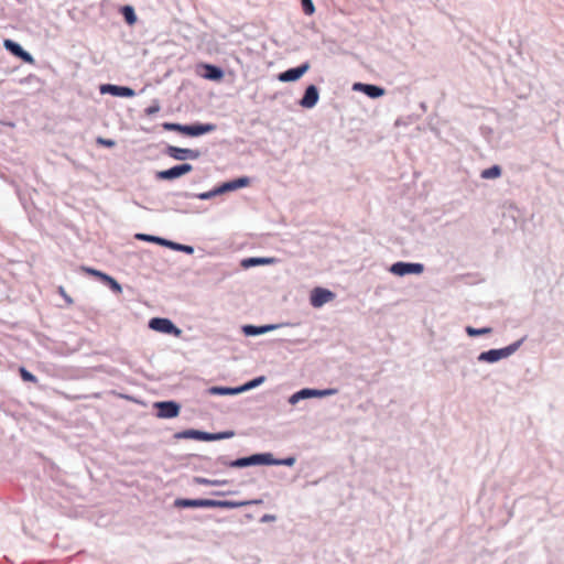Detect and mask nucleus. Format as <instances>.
<instances>
[{
  "label": "nucleus",
  "mask_w": 564,
  "mask_h": 564,
  "mask_svg": "<svg viewBox=\"0 0 564 564\" xmlns=\"http://www.w3.org/2000/svg\"><path fill=\"white\" fill-rule=\"evenodd\" d=\"M101 281L105 282L113 293L120 294L122 292L121 285L112 276L101 275Z\"/></svg>",
  "instance_id": "393cba45"
},
{
  "label": "nucleus",
  "mask_w": 564,
  "mask_h": 564,
  "mask_svg": "<svg viewBox=\"0 0 564 564\" xmlns=\"http://www.w3.org/2000/svg\"><path fill=\"white\" fill-rule=\"evenodd\" d=\"M518 345H511L502 349H491L488 351H484L479 355L478 360L486 362H496L502 358L510 356L516 349Z\"/></svg>",
  "instance_id": "6e6552de"
},
{
  "label": "nucleus",
  "mask_w": 564,
  "mask_h": 564,
  "mask_svg": "<svg viewBox=\"0 0 564 564\" xmlns=\"http://www.w3.org/2000/svg\"><path fill=\"white\" fill-rule=\"evenodd\" d=\"M3 45L7 51H9L12 55L21 58L23 62H33L32 55L29 52L24 51L23 47L15 41L9 39L4 40Z\"/></svg>",
  "instance_id": "2eb2a0df"
},
{
  "label": "nucleus",
  "mask_w": 564,
  "mask_h": 564,
  "mask_svg": "<svg viewBox=\"0 0 564 564\" xmlns=\"http://www.w3.org/2000/svg\"><path fill=\"white\" fill-rule=\"evenodd\" d=\"M296 459L295 457L293 456H289V457H285V458H282V459H276L273 457V455L271 454V465H283V466H293L295 464Z\"/></svg>",
  "instance_id": "c756f323"
},
{
  "label": "nucleus",
  "mask_w": 564,
  "mask_h": 564,
  "mask_svg": "<svg viewBox=\"0 0 564 564\" xmlns=\"http://www.w3.org/2000/svg\"><path fill=\"white\" fill-rule=\"evenodd\" d=\"M423 270L424 267L421 263L397 262L390 267V272L400 276L406 274H420Z\"/></svg>",
  "instance_id": "f8f14e48"
},
{
  "label": "nucleus",
  "mask_w": 564,
  "mask_h": 564,
  "mask_svg": "<svg viewBox=\"0 0 564 564\" xmlns=\"http://www.w3.org/2000/svg\"><path fill=\"white\" fill-rule=\"evenodd\" d=\"M214 495H217V496H224V495H225V492L216 491V492H214Z\"/></svg>",
  "instance_id": "79ce46f5"
},
{
  "label": "nucleus",
  "mask_w": 564,
  "mask_h": 564,
  "mask_svg": "<svg viewBox=\"0 0 564 564\" xmlns=\"http://www.w3.org/2000/svg\"><path fill=\"white\" fill-rule=\"evenodd\" d=\"M335 294L324 288H315L311 292L310 302L313 307H322L324 304L330 302Z\"/></svg>",
  "instance_id": "9d476101"
},
{
  "label": "nucleus",
  "mask_w": 564,
  "mask_h": 564,
  "mask_svg": "<svg viewBox=\"0 0 564 564\" xmlns=\"http://www.w3.org/2000/svg\"><path fill=\"white\" fill-rule=\"evenodd\" d=\"M501 175V169L498 165H494L481 172V177L485 180L496 178Z\"/></svg>",
  "instance_id": "cd10ccee"
},
{
  "label": "nucleus",
  "mask_w": 564,
  "mask_h": 564,
  "mask_svg": "<svg viewBox=\"0 0 564 564\" xmlns=\"http://www.w3.org/2000/svg\"><path fill=\"white\" fill-rule=\"evenodd\" d=\"M249 184H250V178L248 176H241V177H238V178H235V180H231V181L220 184L219 186H217V191H218L219 195H221V194H225L228 192H232V191L246 187Z\"/></svg>",
  "instance_id": "dca6fc26"
},
{
  "label": "nucleus",
  "mask_w": 564,
  "mask_h": 564,
  "mask_svg": "<svg viewBox=\"0 0 564 564\" xmlns=\"http://www.w3.org/2000/svg\"><path fill=\"white\" fill-rule=\"evenodd\" d=\"M205 69L204 77L209 80H220L224 77V70L212 64H204L203 65Z\"/></svg>",
  "instance_id": "4be33fe9"
},
{
  "label": "nucleus",
  "mask_w": 564,
  "mask_h": 564,
  "mask_svg": "<svg viewBox=\"0 0 564 564\" xmlns=\"http://www.w3.org/2000/svg\"><path fill=\"white\" fill-rule=\"evenodd\" d=\"M352 90L361 91L372 99L381 97L386 94V90L382 87L364 83H355L352 86Z\"/></svg>",
  "instance_id": "a211bd4d"
},
{
  "label": "nucleus",
  "mask_w": 564,
  "mask_h": 564,
  "mask_svg": "<svg viewBox=\"0 0 564 564\" xmlns=\"http://www.w3.org/2000/svg\"><path fill=\"white\" fill-rule=\"evenodd\" d=\"M311 65L305 62L297 67L289 68L278 75V79L283 83L295 82L300 79L308 69Z\"/></svg>",
  "instance_id": "9b49d317"
},
{
  "label": "nucleus",
  "mask_w": 564,
  "mask_h": 564,
  "mask_svg": "<svg viewBox=\"0 0 564 564\" xmlns=\"http://www.w3.org/2000/svg\"><path fill=\"white\" fill-rule=\"evenodd\" d=\"M276 520V517L274 514H263L260 519V522L262 523H267V522H273Z\"/></svg>",
  "instance_id": "58836bf2"
},
{
  "label": "nucleus",
  "mask_w": 564,
  "mask_h": 564,
  "mask_svg": "<svg viewBox=\"0 0 564 564\" xmlns=\"http://www.w3.org/2000/svg\"><path fill=\"white\" fill-rule=\"evenodd\" d=\"M273 262H274L273 258L250 257V258H246L241 261V267L245 269H249L252 267L270 264Z\"/></svg>",
  "instance_id": "5701e85b"
},
{
  "label": "nucleus",
  "mask_w": 564,
  "mask_h": 564,
  "mask_svg": "<svg viewBox=\"0 0 564 564\" xmlns=\"http://www.w3.org/2000/svg\"><path fill=\"white\" fill-rule=\"evenodd\" d=\"M216 130V124L196 122L193 124H185V135L198 137Z\"/></svg>",
  "instance_id": "f3484780"
},
{
  "label": "nucleus",
  "mask_w": 564,
  "mask_h": 564,
  "mask_svg": "<svg viewBox=\"0 0 564 564\" xmlns=\"http://www.w3.org/2000/svg\"><path fill=\"white\" fill-rule=\"evenodd\" d=\"M212 499L177 498L174 501L176 508H210Z\"/></svg>",
  "instance_id": "6ab92c4d"
},
{
  "label": "nucleus",
  "mask_w": 564,
  "mask_h": 564,
  "mask_svg": "<svg viewBox=\"0 0 564 564\" xmlns=\"http://www.w3.org/2000/svg\"><path fill=\"white\" fill-rule=\"evenodd\" d=\"M159 111H160V105H159V102H154L153 105H151L150 107H148L145 109V115L153 116V115L158 113Z\"/></svg>",
  "instance_id": "c9c22d12"
},
{
  "label": "nucleus",
  "mask_w": 564,
  "mask_h": 564,
  "mask_svg": "<svg viewBox=\"0 0 564 564\" xmlns=\"http://www.w3.org/2000/svg\"><path fill=\"white\" fill-rule=\"evenodd\" d=\"M20 375H21V378L23 381H26V382H36L37 381L36 377L23 367L20 368Z\"/></svg>",
  "instance_id": "72a5a7b5"
},
{
  "label": "nucleus",
  "mask_w": 564,
  "mask_h": 564,
  "mask_svg": "<svg viewBox=\"0 0 564 564\" xmlns=\"http://www.w3.org/2000/svg\"><path fill=\"white\" fill-rule=\"evenodd\" d=\"M149 327L155 332L162 334H169L174 336H180L182 330L174 325V323L164 317H153L149 321Z\"/></svg>",
  "instance_id": "20e7f679"
},
{
  "label": "nucleus",
  "mask_w": 564,
  "mask_h": 564,
  "mask_svg": "<svg viewBox=\"0 0 564 564\" xmlns=\"http://www.w3.org/2000/svg\"><path fill=\"white\" fill-rule=\"evenodd\" d=\"M235 435L234 431H224L218 433H209L204 432L199 430L188 429L181 432H177L174 437L175 438H185V440H197V441H204V442H212V441H220V440H227L231 438Z\"/></svg>",
  "instance_id": "f257e3e1"
},
{
  "label": "nucleus",
  "mask_w": 564,
  "mask_h": 564,
  "mask_svg": "<svg viewBox=\"0 0 564 564\" xmlns=\"http://www.w3.org/2000/svg\"><path fill=\"white\" fill-rule=\"evenodd\" d=\"M88 273L95 275V276H98L100 280H101V275H107L106 273L101 272V271H98V270H95V269H90V268H87L85 269Z\"/></svg>",
  "instance_id": "ea45409f"
},
{
  "label": "nucleus",
  "mask_w": 564,
  "mask_h": 564,
  "mask_svg": "<svg viewBox=\"0 0 564 564\" xmlns=\"http://www.w3.org/2000/svg\"><path fill=\"white\" fill-rule=\"evenodd\" d=\"M97 142L99 144H102V145L107 147V148H112V147L116 145V142L113 140H111V139L98 138Z\"/></svg>",
  "instance_id": "e433bc0d"
},
{
  "label": "nucleus",
  "mask_w": 564,
  "mask_h": 564,
  "mask_svg": "<svg viewBox=\"0 0 564 564\" xmlns=\"http://www.w3.org/2000/svg\"><path fill=\"white\" fill-rule=\"evenodd\" d=\"M123 18L128 24H133L137 21V15L132 7L124 6L121 10Z\"/></svg>",
  "instance_id": "c85d7f7f"
},
{
  "label": "nucleus",
  "mask_w": 564,
  "mask_h": 564,
  "mask_svg": "<svg viewBox=\"0 0 564 564\" xmlns=\"http://www.w3.org/2000/svg\"><path fill=\"white\" fill-rule=\"evenodd\" d=\"M278 327H280V325H275V324H269V325H262V326L245 325V326H242V332L246 336H258V335H262L268 332H271L273 329H276Z\"/></svg>",
  "instance_id": "412c9836"
},
{
  "label": "nucleus",
  "mask_w": 564,
  "mask_h": 564,
  "mask_svg": "<svg viewBox=\"0 0 564 564\" xmlns=\"http://www.w3.org/2000/svg\"><path fill=\"white\" fill-rule=\"evenodd\" d=\"M466 333L469 335V336H478V335H485V334H489L491 333V328L489 327H484V328H474L471 326H468L466 327Z\"/></svg>",
  "instance_id": "2f4dec72"
},
{
  "label": "nucleus",
  "mask_w": 564,
  "mask_h": 564,
  "mask_svg": "<svg viewBox=\"0 0 564 564\" xmlns=\"http://www.w3.org/2000/svg\"><path fill=\"white\" fill-rule=\"evenodd\" d=\"M156 416L160 419H173L180 414L181 405L176 401H159L154 403Z\"/></svg>",
  "instance_id": "423d86ee"
},
{
  "label": "nucleus",
  "mask_w": 564,
  "mask_h": 564,
  "mask_svg": "<svg viewBox=\"0 0 564 564\" xmlns=\"http://www.w3.org/2000/svg\"><path fill=\"white\" fill-rule=\"evenodd\" d=\"M260 500L252 501H231V500H214L212 499L210 508L236 509L251 503H259Z\"/></svg>",
  "instance_id": "aec40b11"
},
{
  "label": "nucleus",
  "mask_w": 564,
  "mask_h": 564,
  "mask_svg": "<svg viewBox=\"0 0 564 564\" xmlns=\"http://www.w3.org/2000/svg\"><path fill=\"white\" fill-rule=\"evenodd\" d=\"M333 393H335V390H333V389L317 390V389L304 388V389H301L300 391L293 393L289 398V403L292 405H295L302 400H306L310 398H322V397L330 395Z\"/></svg>",
  "instance_id": "39448f33"
},
{
  "label": "nucleus",
  "mask_w": 564,
  "mask_h": 564,
  "mask_svg": "<svg viewBox=\"0 0 564 564\" xmlns=\"http://www.w3.org/2000/svg\"><path fill=\"white\" fill-rule=\"evenodd\" d=\"M58 293L64 297L67 304H73V299L65 292L63 286L58 288Z\"/></svg>",
  "instance_id": "4c0bfd02"
},
{
  "label": "nucleus",
  "mask_w": 564,
  "mask_h": 564,
  "mask_svg": "<svg viewBox=\"0 0 564 564\" xmlns=\"http://www.w3.org/2000/svg\"><path fill=\"white\" fill-rule=\"evenodd\" d=\"M193 171V166L188 163L172 166L171 169L159 171L156 178L159 180H174L178 178Z\"/></svg>",
  "instance_id": "1a4fd4ad"
},
{
  "label": "nucleus",
  "mask_w": 564,
  "mask_h": 564,
  "mask_svg": "<svg viewBox=\"0 0 564 564\" xmlns=\"http://www.w3.org/2000/svg\"><path fill=\"white\" fill-rule=\"evenodd\" d=\"M163 128L167 131H177V132H181L183 134H185V124H181V123H173V122H165L163 124Z\"/></svg>",
  "instance_id": "473e14b6"
},
{
  "label": "nucleus",
  "mask_w": 564,
  "mask_h": 564,
  "mask_svg": "<svg viewBox=\"0 0 564 564\" xmlns=\"http://www.w3.org/2000/svg\"><path fill=\"white\" fill-rule=\"evenodd\" d=\"M135 238L139 239V240H142V241L154 242V243H158L160 246L167 247V248H170L172 250L185 252L187 254L194 253V248L192 246L174 242L172 240H167V239L162 238V237L147 235V234H137Z\"/></svg>",
  "instance_id": "f03ea898"
},
{
  "label": "nucleus",
  "mask_w": 564,
  "mask_h": 564,
  "mask_svg": "<svg viewBox=\"0 0 564 564\" xmlns=\"http://www.w3.org/2000/svg\"><path fill=\"white\" fill-rule=\"evenodd\" d=\"M302 8L305 14L311 15L315 11V7L312 0H301Z\"/></svg>",
  "instance_id": "f704fd0d"
},
{
  "label": "nucleus",
  "mask_w": 564,
  "mask_h": 564,
  "mask_svg": "<svg viewBox=\"0 0 564 564\" xmlns=\"http://www.w3.org/2000/svg\"><path fill=\"white\" fill-rule=\"evenodd\" d=\"M319 99V91L315 85H308L305 88L303 97L300 99L299 105L303 108L311 109L316 106Z\"/></svg>",
  "instance_id": "4468645a"
},
{
  "label": "nucleus",
  "mask_w": 564,
  "mask_h": 564,
  "mask_svg": "<svg viewBox=\"0 0 564 564\" xmlns=\"http://www.w3.org/2000/svg\"><path fill=\"white\" fill-rule=\"evenodd\" d=\"M264 381H265V377L260 376V377H257V378L243 383L242 386H240L241 393L259 387Z\"/></svg>",
  "instance_id": "a878e982"
},
{
  "label": "nucleus",
  "mask_w": 564,
  "mask_h": 564,
  "mask_svg": "<svg viewBox=\"0 0 564 564\" xmlns=\"http://www.w3.org/2000/svg\"><path fill=\"white\" fill-rule=\"evenodd\" d=\"M217 462L229 467V462L230 460H227L224 456L218 457Z\"/></svg>",
  "instance_id": "a19ab883"
},
{
  "label": "nucleus",
  "mask_w": 564,
  "mask_h": 564,
  "mask_svg": "<svg viewBox=\"0 0 564 564\" xmlns=\"http://www.w3.org/2000/svg\"><path fill=\"white\" fill-rule=\"evenodd\" d=\"M208 392L214 395H236L241 393L240 387H212Z\"/></svg>",
  "instance_id": "b1692460"
},
{
  "label": "nucleus",
  "mask_w": 564,
  "mask_h": 564,
  "mask_svg": "<svg viewBox=\"0 0 564 564\" xmlns=\"http://www.w3.org/2000/svg\"><path fill=\"white\" fill-rule=\"evenodd\" d=\"M101 94H110L116 97L131 98L135 96V91L128 86H118L112 84H105L100 87Z\"/></svg>",
  "instance_id": "ddd939ff"
},
{
  "label": "nucleus",
  "mask_w": 564,
  "mask_h": 564,
  "mask_svg": "<svg viewBox=\"0 0 564 564\" xmlns=\"http://www.w3.org/2000/svg\"><path fill=\"white\" fill-rule=\"evenodd\" d=\"M194 482L198 484V485H204V486H221V485H226L228 481L220 480V479H208V478H204V477H195Z\"/></svg>",
  "instance_id": "bb28decb"
},
{
  "label": "nucleus",
  "mask_w": 564,
  "mask_h": 564,
  "mask_svg": "<svg viewBox=\"0 0 564 564\" xmlns=\"http://www.w3.org/2000/svg\"><path fill=\"white\" fill-rule=\"evenodd\" d=\"M165 152L170 158L177 161L197 160L202 155L199 150L178 148L175 145H169Z\"/></svg>",
  "instance_id": "0eeeda50"
},
{
  "label": "nucleus",
  "mask_w": 564,
  "mask_h": 564,
  "mask_svg": "<svg viewBox=\"0 0 564 564\" xmlns=\"http://www.w3.org/2000/svg\"><path fill=\"white\" fill-rule=\"evenodd\" d=\"M256 465H271V453H259L229 462V467L245 468Z\"/></svg>",
  "instance_id": "7ed1b4c3"
},
{
  "label": "nucleus",
  "mask_w": 564,
  "mask_h": 564,
  "mask_svg": "<svg viewBox=\"0 0 564 564\" xmlns=\"http://www.w3.org/2000/svg\"><path fill=\"white\" fill-rule=\"evenodd\" d=\"M217 195H219V193L217 191V187H215L212 191L199 193V194H195V195L186 194L187 197L191 196V197H195V198H198V199H202V200L210 199V198H213V197H215Z\"/></svg>",
  "instance_id": "7c9ffc66"
}]
</instances>
